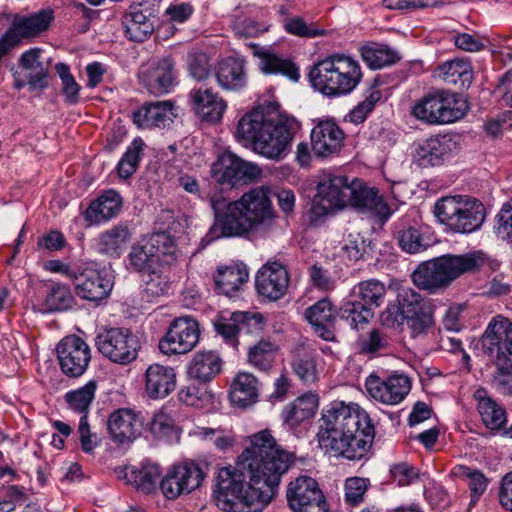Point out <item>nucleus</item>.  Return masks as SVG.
<instances>
[{
    "label": "nucleus",
    "instance_id": "f257e3e1",
    "mask_svg": "<svg viewBox=\"0 0 512 512\" xmlns=\"http://www.w3.org/2000/svg\"><path fill=\"white\" fill-rule=\"evenodd\" d=\"M375 428L358 404L333 402L322 409L316 439L324 455L360 460L370 449Z\"/></svg>",
    "mask_w": 512,
    "mask_h": 512
},
{
    "label": "nucleus",
    "instance_id": "f03ea898",
    "mask_svg": "<svg viewBox=\"0 0 512 512\" xmlns=\"http://www.w3.org/2000/svg\"><path fill=\"white\" fill-rule=\"evenodd\" d=\"M294 461V454L279 446L269 430L250 436V446L238 456V466L246 470L251 487L258 492L254 510L270 503Z\"/></svg>",
    "mask_w": 512,
    "mask_h": 512
},
{
    "label": "nucleus",
    "instance_id": "7ed1b4c3",
    "mask_svg": "<svg viewBox=\"0 0 512 512\" xmlns=\"http://www.w3.org/2000/svg\"><path fill=\"white\" fill-rule=\"evenodd\" d=\"M301 125L293 117H283L277 122L265 119L258 112L245 114L237 125V138L251 143L253 150L269 159L283 158Z\"/></svg>",
    "mask_w": 512,
    "mask_h": 512
},
{
    "label": "nucleus",
    "instance_id": "20e7f679",
    "mask_svg": "<svg viewBox=\"0 0 512 512\" xmlns=\"http://www.w3.org/2000/svg\"><path fill=\"white\" fill-rule=\"evenodd\" d=\"M313 87L328 97L350 94L362 79L361 66L350 56L333 54L318 61L309 73Z\"/></svg>",
    "mask_w": 512,
    "mask_h": 512
},
{
    "label": "nucleus",
    "instance_id": "39448f33",
    "mask_svg": "<svg viewBox=\"0 0 512 512\" xmlns=\"http://www.w3.org/2000/svg\"><path fill=\"white\" fill-rule=\"evenodd\" d=\"M482 264L483 259L479 253L446 254L422 262L413 272L412 280L418 288L435 293L447 288L462 274L471 272Z\"/></svg>",
    "mask_w": 512,
    "mask_h": 512
},
{
    "label": "nucleus",
    "instance_id": "423d86ee",
    "mask_svg": "<svg viewBox=\"0 0 512 512\" xmlns=\"http://www.w3.org/2000/svg\"><path fill=\"white\" fill-rule=\"evenodd\" d=\"M482 264L483 259L479 253L446 254L422 262L413 272L412 280L418 288L435 293L447 288L462 274L471 272Z\"/></svg>",
    "mask_w": 512,
    "mask_h": 512
},
{
    "label": "nucleus",
    "instance_id": "0eeeda50",
    "mask_svg": "<svg viewBox=\"0 0 512 512\" xmlns=\"http://www.w3.org/2000/svg\"><path fill=\"white\" fill-rule=\"evenodd\" d=\"M216 505L226 512H261L253 509L258 492L250 485L246 470L221 468L217 475Z\"/></svg>",
    "mask_w": 512,
    "mask_h": 512
},
{
    "label": "nucleus",
    "instance_id": "6e6552de",
    "mask_svg": "<svg viewBox=\"0 0 512 512\" xmlns=\"http://www.w3.org/2000/svg\"><path fill=\"white\" fill-rule=\"evenodd\" d=\"M177 246L172 236L165 232L153 233L134 243L126 258V267L145 274L158 267L170 266L177 258Z\"/></svg>",
    "mask_w": 512,
    "mask_h": 512
},
{
    "label": "nucleus",
    "instance_id": "1a4fd4ad",
    "mask_svg": "<svg viewBox=\"0 0 512 512\" xmlns=\"http://www.w3.org/2000/svg\"><path fill=\"white\" fill-rule=\"evenodd\" d=\"M434 215L450 230L468 234L481 228L486 218V209L476 198L446 196L435 203Z\"/></svg>",
    "mask_w": 512,
    "mask_h": 512
},
{
    "label": "nucleus",
    "instance_id": "9d476101",
    "mask_svg": "<svg viewBox=\"0 0 512 512\" xmlns=\"http://www.w3.org/2000/svg\"><path fill=\"white\" fill-rule=\"evenodd\" d=\"M468 109L466 101L457 93L436 90L419 99L412 114L428 124H447L461 119Z\"/></svg>",
    "mask_w": 512,
    "mask_h": 512
},
{
    "label": "nucleus",
    "instance_id": "9b49d317",
    "mask_svg": "<svg viewBox=\"0 0 512 512\" xmlns=\"http://www.w3.org/2000/svg\"><path fill=\"white\" fill-rule=\"evenodd\" d=\"M214 221L206 234L207 240L242 237L253 231L237 201H228L221 193L209 196Z\"/></svg>",
    "mask_w": 512,
    "mask_h": 512
},
{
    "label": "nucleus",
    "instance_id": "f8f14e48",
    "mask_svg": "<svg viewBox=\"0 0 512 512\" xmlns=\"http://www.w3.org/2000/svg\"><path fill=\"white\" fill-rule=\"evenodd\" d=\"M351 187L347 177L323 173L317 184V194L313 200L311 212L316 217L328 215L348 205Z\"/></svg>",
    "mask_w": 512,
    "mask_h": 512
},
{
    "label": "nucleus",
    "instance_id": "ddd939ff",
    "mask_svg": "<svg viewBox=\"0 0 512 512\" xmlns=\"http://www.w3.org/2000/svg\"><path fill=\"white\" fill-rule=\"evenodd\" d=\"M481 345L494 365L511 367L512 321L501 315L493 317L481 337Z\"/></svg>",
    "mask_w": 512,
    "mask_h": 512
},
{
    "label": "nucleus",
    "instance_id": "4468645a",
    "mask_svg": "<svg viewBox=\"0 0 512 512\" xmlns=\"http://www.w3.org/2000/svg\"><path fill=\"white\" fill-rule=\"evenodd\" d=\"M95 346L110 361L126 365L137 358L139 342L129 330L110 328L96 336Z\"/></svg>",
    "mask_w": 512,
    "mask_h": 512
},
{
    "label": "nucleus",
    "instance_id": "2eb2a0df",
    "mask_svg": "<svg viewBox=\"0 0 512 512\" xmlns=\"http://www.w3.org/2000/svg\"><path fill=\"white\" fill-rule=\"evenodd\" d=\"M206 476L202 466L194 461L174 465L160 482V488L167 499H176L200 487Z\"/></svg>",
    "mask_w": 512,
    "mask_h": 512
},
{
    "label": "nucleus",
    "instance_id": "dca6fc26",
    "mask_svg": "<svg viewBox=\"0 0 512 512\" xmlns=\"http://www.w3.org/2000/svg\"><path fill=\"white\" fill-rule=\"evenodd\" d=\"M199 337L198 322L190 316L179 317L171 322L159 341V349L165 355L185 354L197 345Z\"/></svg>",
    "mask_w": 512,
    "mask_h": 512
},
{
    "label": "nucleus",
    "instance_id": "f3484780",
    "mask_svg": "<svg viewBox=\"0 0 512 512\" xmlns=\"http://www.w3.org/2000/svg\"><path fill=\"white\" fill-rule=\"evenodd\" d=\"M61 371L68 377H80L91 361V348L81 337L69 335L56 346Z\"/></svg>",
    "mask_w": 512,
    "mask_h": 512
},
{
    "label": "nucleus",
    "instance_id": "a211bd4d",
    "mask_svg": "<svg viewBox=\"0 0 512 512\" xmlns=\"http://www.w3.org/2000/svg\"><path fill=\"white\" fill-rule=\"evenodd\" d=\"M458 149V142L453 135L432 136L414 143L413 162L422 168L439 166Z\"/></svg>",
    "mask_w": 512,
    "mask_h": 512
},
{
    "label": "nucleus",
    "instance_id": "6ab92c4d",
    "mask_svg": "<svg viewBox=\"0 0 512 512\" xmlns=\"http://www.w3.org/2000/svg\"><path fill=\"white\" fill-rule=\"evenodd\" d=\"M211 174L224 185H235L240 181H251L261 175V169L254 163L239 158L231 151H224L212 164Z\"/></svg>",
    "mask_w": 512,
    "mask_h": 512
},
{
    "label": "nucleus",
    "instance_id": "aec40b11",
    "mask_svg": "<svg viewBox=\"0 0 512 512\" xmlns=\"http://www.w3.org/2000/svg\"><path fill=\"white\" fill-rule=\"evenodd\" d=\"M96 388V382L91 380L83 387L69 391L65 394V400L69 405V408L83 414L80 418L78 433L81 448L86 453L92 452L97 446V437L95 434L90 432L87 421L88 409L95 397Z\"/></svg>",
    "mask_w": 512,
    "mask_h": 512
},
{
    "label": "nucleus",
    "instance_id": "412c9836",
    "mask_svg": "<svg viewBox=\"0 0 512 512\" xmlns=\"http://www.w3.org/2000/svg\"><path fill=\"white\" fill-rule=\"evenodd\" d=\"M368 394L376 401L386 405L401 403L411 390V381L404 374H392L382 379L370 375L365 382Z\"/></svg>",
    "mask_w": 512,
    "mask_h": 512
},
{
    "label": "nucleus",
    "instance_id": "4be33fe9",
    "mask_svg": "<svg viewBox=\"0 0 512 512\" xmlns=\"http://www.w3.org/2000/svg\"><path fill=\"white\" fill-rule=\"evenodd\" d=\"M269 191L263 186L252 188L236 200L253 230L271 225L275 218Z\"/></svg>",
    "mask_w": 512,
    "mask_h": 512
},
{
    "label": "nucleus",
    "instance_id": "5701e85b",
    "mask_svg": "<svg viewBox=\"0 0 512 512\" xmlns=\"http://www.w3.org/2000/svg\"><path fill=\"white\" fill-rule=\"evenodd\" d=\"M53 19L51 10H41L29 16L16 15L1 39L12 49L21 40L38 36L46 31Z\"/></svg>",
    "mask_w": 512,
    "mask_h": 512
},
{
    "label": "nucleus",
    "instance_id": "b1692460",
    "mask_svg": "<svg viewBox=\"0 0 512 512\" xmlns=\"http://www.w3.org/2000/svg\"><path fill=\"white\" fill-rule=\"evenodd\" d=\"M155 19L156 11L149 5L143 3L130 5L121 20L125 36L130 41H145L154 32Z\"/></svg>",
    "mask_w": 512,
    "mask_h": 512
},
{
    "label": "nucleus",
    "instance_id": "393cba45",
    "mask_svg": "<svg viewBox=\"0 0 512 512\" xmlns=\"http://www.w3.org/2000/svg\"><path fill=\"white\" fill-rule=\"evenodd\" d=\"M73 281L76 294L91 302L107 298L113 288L111 279L92 266L78 270Z\"/></svg>",
    "mask_w": 512,
    "mask_h": 512
},
{
    "label": "nucleus",
    "instance_id": "a878e982",
    "mask_svg": "<svg viewBox=\"0 0 512 512\" xmlns=\"http://www.w3.org/2000/svg\"><path fill=\"white\" fill-rule=\"evenodd\" d=\"M289 274L278 262L267 263L257 273L255 285L258 293L270 300L283 297L288 289Z\"/></svg>",
    "mask_w": 512,
    "mask_h": 512
},
{
    "label": "nucleus",
    "instance_id": "bb28decb",
    "mask_svg": "<svg viewBox=\"0 0 512 512\" xmlns=\"http://www.w3.org/2000/svg\"><path fill=\"white\" fill-rule=\"evenodd\" d=\"M344 132L333 120H321L311 131V147L317 157L336 154L344 143Z\"/></svg>",
    "mask_w": 512,
    "mask_h": 512
},
{
    "label": "nucleus",
    "instance_id": "cd10ccee",
    "mask_svg": "<svg viewBox=\"0 0 512 512\" xmlns=\"http://www.w3.org/2000/svg\"><path fill=\"white\" fill-rule=\"evenodd\" d=\"M140 78L150 93L155 95L166 94L175 82L174 62L165 57L140 71Z\"/></svg>",
    "mask_w": 512,
    "mask_h": 512
},
{
    "label": "nucleus",
    "instance_id": "c85d7f7f",
    "mask_svg": "<svg viewBox=\"0 0 512 512\" xmlns=\"http://www.w3.org/2000/svg\"><path fill=\"white\" fill-rule=\"evenodd\" d=\"M189 99L196 115L210 123L221 121L227 108L226 101L212 88L192 89L189 93Z\"/></svg>",
    "mask_w": 512,
    "mask_h": 512
},
{
    "label": "nucleus",
    "instance_id": "c756f323",
    "mask_svg": "<svg viewBox=\"0 0 512 512\" xmlns=\"http://www.w3.org/2000/svg\"><path fill=\"white\" fill-rule=\"evenodd\" d=\"M107 428L115 443L125 444L132 442L141 434L142 422L133 411L119 409L110 414Z\"/></svg>",
    "mask_w": 512,
    "mask_h": 512
},
{
    "label": "nucleus",
    "instance_id": "7c9ffc66",
    "mask_svg": "<svg viewBox=\"0 0 512 512\" xmlns=\"http://www.w3.org/2000/svg\"><path fill=\"white\" fill-rule=\"evenodd\" d=\"M350 187L352 193L348 205L361 212L374 213L384 218L390 216V209L377 189L369 188L357 179L350 183Z\"/></svg>",
    "mask_w": 512,
    "mask_h": 512
},
{
    "label": "nucleus",
    "instance_id": "2f4dec72",
    "mask_svg": "<svg viewBox=\"0 0 512 512\" xmlns=\"http://www.w3.org/2000/svg\"><path fill=\"white\" fill-rule=\"evenodd\" d=\"M176 387V373L172 367L150 365L145 372V393L150 399H163Z\"/></svg>",
    "mask_w": 512,
    "mask_h": 512
},
{
    "label": "nucleus",
    "instance_id": "473e14b6",
    "mask_svg": "<svg viewBox=\"0 0 512 512\" xmlns=\"http://www.w3.org/2000/svg\"><path fill=\"white\" fill-rule=\"evenodd\" d=\"M173 103L156 101L143 105L133 113L134 123L141 128L165 127L173 121Z\"/></svg>",
    "mask_w": 512,
    "mask_h": 512
},
{
    "label": "nucleus",
    "instance_id": "72a5a7b5",
    "mask_svg": "<svg viewBox=\"0 0 512 512\" xmlns=\"http://www.w3.org/2000/svg\"><path fill=\"white\" fill-rule=\"evenodd\" d=\"M122 204L123 199L116 190H107L90 203L84 218L90 224L106 222L120 212Z\"/></svg>",
    "mask_w": 512,
    "mask_h": 512
},
{
    "label": "nucleus",
    "instance_id": "f704fd0d",
    "mask_svg": "<svg viewBox=\"0 0 512 512\" xmlns=\"http://www.w3.org/2000/svg\"><path fill=\"white\" fill-rule=\"evenodd\" d=\"M131 238L132 231L129 225L120 222L98 236L97 250L100 254L119 258Z\"/></svg>",
    "mask_w": 512,
    "mask_h": 512
},
{
    "label": "nucleus",
    "instance_id": "c9c22d12",
    "mask_svg": "<svg viewBox=\"0 0 512 512\" xmlns=\"http://www.w3.org/2000/svg\"><path fill=\"white\" fill-rule=\"evenodd\" d=\"M305 318L315 332L324 340H331V327L336 317V309L329 298H323L305 310Z\"/></svg>",
    "mask_w": 512,
    "mask_h": 512
},
{
    "label": "nucleus",
    "instance_id": "e433bc0d",
    "mask_svg": "<svg viewBox=\"0 0 512 512\" xmlns=\"http://www.w3.org/2000/svg\"><path fill=\"white\" fill-rule=\"evenodd\" d=\"M287 500L290 507L296 512L313 501H322L323 494L313 478L301 476L290 482L287 489Z\"/></svg>",
    "mask_w": 512,
    "mask_h": 512
},
{
    "label": "nucleus",
    "instance_id": "4c0bfd02",
    "mask_svg": "<svg viewBox=\"0 0 512 512\" xmlns=\"http://www.w3.org/2000/svg\"><path fill=\"white\" fill-rule=\"evenodd\" d=\"M216 79L223 90H242L247 84L244 61L233 57L220 61L216 67Z\"/></svg>",
    "mask_w": 512,
    "mask_h": 512
},
{
    "label": "nucleus",
    "instance_id": "58836bf2",
    "mask_svg": "<svg viewBox=\"0 0 512 512\" xmlns=\"http://www.w3.org/2000/svg\"><path fill=\"white\" fill-rule=\"evenodd\" d=\"M222 369V360L214 351L197 352L188 366V376L199 382L207 383L214 379Z\"/></svg>",
    "mask_w": 512,
    "mask_h": 512
},
{
    "label": "nucleus",
    "instance_id": "ea45409f",
    "mask_svg": "<svg viewBox=\"0 0 512 512\" xmlns=\"http://www.w3.org/2000/svg\"><path fill=\"white\" fill-rule=\"evenodd\" d=\"M317 408V395L306 393L287 404L281 413V418L289 428H295L305 420L313 417Z\"/></svg>",
    "mask_w": 512,
    "mask_h": 512
},
{
    "label": "nucleus",
    "instance_id": "a19ab883",
    "mask_svg": "<svg viewBox=\"0 0 512 512\" xmlns=\"http://www.w3.org/2000/svg\"><path fill=\"white\" fill-rule=\"evenodd\" d=\"M161 476V470L158 464L145 462L140 468L130 467L121 470L119 478H123L127 483L144 493H151L155 490L156 484Z\"/></svg>",
    "mask_w": 512,
    "mask_h": 512
},
{
    "label": "nucleus",
    "instance_id": "79ce46f5",
    "mask_svg": "<svg viewBox=\"0 0 512 512\" xmlns=\"http://www.w3.org/2000/svg\"><path fill=\"white\" fill-rule=\"evenodd\" d=\"M436 75L449 85L468 89L473 79L471 63L465 59L448 60L436 68Z\"/></svg>",
    "mask_w": 512,
    "mask_h": 512
},
{
    "label": "nucleus",
    "instance_id": "37998d69",
    "mask_svg": "<svg viewBox=\"0 0 512 512\" xmlns=\"http://www.w3.org/2000/svg\"><path fill=\"white\" fill-rule=\"evenodd\" d=\"M249 273L243 264H235L219 268L214 276L217 291L228 297L235 296L248 281Z\"/></svg>",
    "mask_w": 512,
    "mask_h": 512
},
{
    "label": "nucleus",
    "instance_id": "c03bdc74",
    "mask_svg": "<svg viewBox=\"0 0 512 512\" xmlns=\"http://www.w3.org/2000/svg\"><path fill=\"white\" fill-rule=\"evenodd\" d=\"M231 402L241 408L254 404L258 399V380L248 372H239L230 386Z\"/></svg>",
    "mask_w": 512,
    "mask_h": 512
},
{
    "label": "nucleus",
    "instance_id": "a18cd8bd",
    "mask_svg": "<svg viewBox=\"0 0 512 512\" xmlns=\"http://www.w3.org/2000/svg\"><path fill=\"white\" fill-rule=\"evenodd\" d=\"M42 49L31 48L25 51L19 58V66L26 71V78L31 90H43L48 86V68L39 61Z\"/></svg>",
    "mask_w": 512,
    "mask_h": 512
},
{
    "label": "nucleus",
    "instance_id": "49530a36",
    "mask_svg": "<svg viewBox=\"0 0 512 512\" xmlns=\"http://www.w3.org/2000/svg\"><path fill=\"white\" fill-rule=\"evenodd\" d=\"M475 398L478 400L477 410L484 425L491 430L501 429L507 420L506 410L488 396L485 390H477Z\"/></svg>",
    "mask_w": 512,
    "mask_h": 512
},
{
    "label": "nucleus",
    "instance_id": "de8ad7c7",
    "mask_svg": "<svg viewBox=\"0 0 512 512\" xmlns=\"http://www.w3.org/2000/svg\"><path fill=\"white\" fill-rule=\"evenodd\" d=\"M254 54L260 58V68L266 74H281L290 80H299L298 67L288 59H283L265 49H255Z\"/></svg>",
    "mask_w": 512,
    "mask_h": 512
},
{
    "label": "nucleus",
    "instance_id": "09e8293b",
    "mask_svg": "<svg viewBox=\"0 0 512 512\" xmlns=\"http://www.w3.org/2000/svg\"><path fill=\"white\" fill-rule=\"evenodd\" d=\"M277 351L276 343L261 339L249 348L248 362L255 369L267 372L275 362Z\"/></svg>",
    "mask_w": 512,
    "mask_h": 512
},
{
    "label": "nucleus",
    "instance_id": "8fccbe9b",
    "mask_svg": "<svg viewBox=\"0 0 512 512\" xmlns=\"http://www.w3.org/2000/svg\"><path fill=\"white\" fill-rule=\"evenodd\" d=\"M292 368L303 383L311 384L316 382L319 378L317 353L310 349L298 351L293 359Z\"/></svg>",
    "mask_w": 512,
    "mask_h": 512
},
{
    "label": "nucleus",
    "instance_id": "3c124183",
    "mask_svg": "<svg viewBox=\"0 0 512 512\" xmlns=\"http://www.w3.org/2000/svg\"><path fill=\"white\" fill-rule=\"evenodd\" d=\"M74 296L69 286L61 283L52 284L43 301L44 312L66 311L73 307Z\"/></svg>",
    "mask_w": 512,
    "mask_h": 512
},
{
    "label": "nucleus",
    "instance_id": "603ef678",
    "mask_svg": "<svg viewBox=\"0 0 512 512\" xmlns=\"http://www.w3.org/2000/svg\"><path fill=\"white\" fill-rule=\"evenodd\" d=\"M358 353L361 355L375 357L387 352L390 347V339L379 329H371L359 336L356 341Z\"/></svg>",
    "mask_w": 512,
    "mask_h": 512
},
{
    "label": "nucleus",
    "instance_id": "864d4df0",
    "mask_svg": "<svg viewBox=\"0 0 512 512\" xmlns=\"http://www.w3.org/2000/svg\"><path fill=\"white\" fill-rule=\"evenodd\" d=\"M385 286L378 280L371 279L358 283L351 290V297L356 298L368 307H379L385 297Z\"/></svg>",
    "mask_w": 512,
    "mask_h": 512
},
{
    "label": "nucleus",
    "instance_id": "5fc2aeb1",
    "mask_svg": "<svg viewBox=\"0 0 512 512\" xmlns=\"http://www.w3.org/2000/svg\"><path fill=\"white\" fill-rule=\"evenodd\" d=\"M363 61L372 69H381L396 63L398 53L385 45L364 46L361 48Z\"/></svg>",
    "mask_w": 512,
    "mask_h": 512
},
{
    "label": "nucleus",
    "instance_id": "6e6d98bb",
    "mask_svg": "<svg viewBox=\"0 0 512 512\" xmlns=\"http://www.w3.org/2000/svg\"><path fill=\"white\" fill-rule=\"evenodd\" d=\"M339 314L341 319L345 320L353 329L367 324L373 317L371 308L356 298L346 301L340 308Z\"/></svg>",
    "mask_w": 512,
    "mask_h": 512
},
{
    "label": "nucleus",
    "instance_id": "4d7b16f0",
    "mask_svg": "<svg viewBox=\"0 0 512 512\" xmlns=\"http://www.w3.org/2000/svg\"><path fill=\"white\" fill-rule=\"evenodd\" d=\"M144 145V141L139 137L135 138L129 145L117 166L121 178H129L136 172Z\"/></svg>",
    "mask_w": 512,
    "mask_h": 512
},
{
    "label": "nucleus",
    "instance_id": "13d9d810",
    "mask_svg": "<svg viewBox=\"0 0 512 512\" xmlns=\"http://www.w3.org/2000/svg\"><path fill=\"white\" fill-rule=\"evenodd\" d=\"M178 397L184 404L202 409L212 405L215 396L207 387L189 385L180 389Z\"/></svg>",
    "mask_w": 512,
    "mask_h": 512
},
{
    "label": "nucleus",
    "instance_id": "bf43d9fd",
    "mask_svg": "<svg viewBox=\"0 0 512 512\" xmlns=\"http://www.w3.org/2000/svg\"><path fill=\"white\" fill-rule=\"evenodd\" d=\"M55 70L62 83L64 102L70 106L76 105L80 100L81 87L71 74L69 66L65 63H57Z\"/></svg>",
    "mask_w": 512,
    "mask_h": 512
},
{
    "label": "nucleus",
    "instance_id": "052dcab7",
    "mask_svg": "<svg viewBox=\"0 0 512 512\" xmlns=\"http://www.w3.org/2000/svg\"><path fill=\"white\" fill-rule=\"evenodd\" d=\"M149 430L155 438L173 439L179 437V431L174 419L167 413H156L149 423Z\"/></svg>",
    "mask_w": 512,
    "mask_h": 512
},
{
    "label": "nucleus",
    "instance_id": "680f3d73",
    "mask_svg": "<svg viewBox=\"0 0 512 512\" xmlns=\"http://www.w3.org/2000/svg\"><path fill=\"white\" fill-rule=\"evenodd\" d=\"M146 274L147 280L145 281L144 293L147 298H155L169 294L171 289L170 278L159 269V267Z\"/></svg>",
    "mask_w": 512,
    "mask_h": 512
},
{
    "label": "nucleus",
    "instance_id": "e2e57ef3",
    "mask_svg": "<svg viewBox=\"0 0 512 512\" xmlns=\"http://www.w3.org/2000/svg\"><path fill=\"white\" fill-rule=\"evenodd\" d=\"M281 22L284 30L288 34L297 37L314 38L325 34L323 29H318L313 24H307V22L299 16L284 17Z\"/></svg>",
    "mask_w": 512,
    "mask_h": 512
},
{
    "label": "nucleus",
    "instance_id": "0e129e2a",
    "mask_svg": "<svg viewBox=\"0 0 512 512\" xmlns=\"http://www.w3.org/2000/svg\"><path fill=\"white\" fill-rule=\"evenodd\" d=\"M397 303L406 318L428 309L424 306L421 295L411 288H402L399 291Z\"/></svg>",
    "mask_w": 512,
    "mask_h": 512
},
{
    "label": "nucleus",
    "instance_id": "69168bd1",
    "mask_svg": "<svg viewBox=\"0 0 512 512\" xmlns=\"http://www.w3.org/2000/svg\"><path fill=\"white\" fill-rule=\"evenodd\" d=\"M398 242L400 247L410 254L422 252L428 246L420 231L414 227L401 230L398 235Z\"/></svg>",
    "mask_w": 512,
    "mask_h": 512
},
{
    "label": "nucleus",
    "instance_id": "338daca9",
    "mask_svg": "<svg viewBox=\"0 0 512 512\" xmlns=\"http://www.w3.org/2000/svg\"><path fill=\"white\" fill-rule=\"evenodd\" d=\"M461 475L468 480V486L471 491V504H474L487 488V479L482 472L469 467H460Z\"/></svg>",
    "mask_w": 512,
    "mask_h": 512
},
{
    "label": "nucleus",
    "instance_id": "774afa93",
    "mask_svg": "<svg viewBox=\"0 0 512 512\" xmlns=\"http://www.w3.org/2000/svg\"><path fill=\"white\" fill-rule=\"evenodd\" d=\"M496 218L498 236L504 240L512 241V199L502 205Z\"/></svg>",
    "mask_w": 512,
    "mask_h": 512
}]
</instances>
